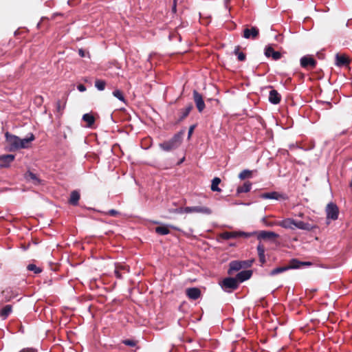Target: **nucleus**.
I'll list each match as a JSON object with an SVG mask.
<instances>
[{"instance_id":"ddd939ff","label":"nucleus","mask_w":352,"mask_h":352,"mask_svg":"<svg viewBox=\"0 0 352 352\" xmlns=\"http://www.w3.org/2000/svg\"><path fill=\"white\" fill-rule=\"evenodd\" d=\"M300 65L302 67H310L314 68L316 61L311 56H305L300 58Z\"/></svg>"},{"instance_id":"2eb2a0df","label":"nucleus","mask_w":352,"mask_h":352,"mask_svg":"<svg viewBox=\"0 0 352 352\" xmlns=\"http://www.w3.org/2000/svg\"><path fill=\"white\" fill-rule=\"evenodd\" d=\"M281 96L275 89H272L269 94V101L274 104H278L280 102Z\"/></svg>"},{"instance_id":"a19ab883","label":"nucleus","mask_w":352,"mask_h":352,"mask_svg":"<svg viewBox=\"0 0 352 352\" xmlns=\"http://www.w3.org/2000/svg\"><path fill=\"white\" fill-rule=\"evenodd\" d=\"M116 267H118L120 271H125L126 272H129V267L125 265H116Z\"/></svg>"},{"instance_id":"f03ea898","label":"nucleus","mask_w":352,"mask_h":352,"mask_svg":"<svg viewBox=\"0 0 352 352\" xmlns=\"http://www.w3.org/2000/svg\"><path fill=\"white\" fill-rule=\"evenodd\" d=\"M6 141L10 151H13L20 149L19 142L20 138L18 136L12 135L8 132L5 134Z\"/></svg>"},{"instance_id":"2f4dec72","label":"nucleus","mask_w":352,"mask_h":352,"mask_svg":"<svg viewBox=\"0 0 352 352\" xmlns=\"http://www.w3.org/2000/svg\"><path fill=\"white\" fill-rule=\"evenodd\" d=\"M113 95L116 98H117L120 101L123 102L124 103L126 102L125 98L124 97V95L122 92L119 89H116L113 91Z\"/></svg>"},{"instance_id":"a878e982","label":"nucleus","mask_w":352,"mask_h":352,"mask_svg":"<svg viewBox=\"0 0 352 352\" xmlns=\"http://www.w3.org/2000/svg\"><path fill=\"white\" fill-rule=\"evenodd\" d=\"M25 177L27 180L32 181L34 184H38L39 183V179L36 175L30 171L27 172L25 175Z\"/></svg>"},{"instance_id":"6e6552de","label":"nucleus","mask_w":352,"mask_h":352,"mask_svg":"<svg viewBox=\"0 0 352 352\" xmlns=\"http://www.w3.org/2000/svg\"><path fill=\"white\" fill-rule=\"evenodd\" d=\"M252 234L250 233H248V232H223L221 234V236L222 239H232V238H237V237H241V236H243V237H249Z\"/></svg>"},{"instance_id":"09e8293b","label":"nucleus","mask_w":352,"mask_h":352,"mask_svg":"<svg viewBox=\"0 0 352 352\" xmlns=\"http://www.w3.org/2000/svg\"><path fill=\"white\" fill-rule=\"evenodd\" d=\"M57 107H58V109L60 110V104L59 102H58V105H57Z\"/></svg>"},{"instance_id":"f257e3e1","label":"nucleus","mask_w":352,"mask_h":352,"mask_svg":"<svg viewBox=\"0 0 352 352\" xmlns=\"http://www.w3.org/2000/svg\"><path fill=\"white\" fill-rule=\"evenodd\" d=\"M184 133V131L179 132L178 133L175 134L169 141L161 143L160 144V147L165 151H170L177 148L182 143Z\"/></svg>"},{"instance_id":"b1692460","label":"nucleus","mask_w":352,"mask_h":352,"mask_svg":"<svg viewBox=\"0 0 352 352\" xmlns=\"http://www.w3.org/2000/svg\"><path fill=\"white\" fill-rule=\"evenodd\" d=\"M349 63V59L345 55H336V65L338 66H342Z\"/></svg>"},{"instance_id":"c756f323","label":"nucleus","mask_w":352,"mask_h":352,"mask_svg":"<svg viewBox=\"0 0 352 352\" xmlns=\"http://www.w3.org/2000/svg\"><path fill=\"white\" fill-rule=\"evenodd\" d=\"M302 267L301 261L297 260V259H292L289 262V265L287 266L289 269H297Z\"/></svg>"},{"instance_id":"3c124183","label":"nucleus","mask_w":352,"mask_h":352,"mask_svg":"<svg viewBox=\"0 0 352 352\" xmlns=\"http://www.w3.org/2000/svg\"><path fill=\"white\" fill-rule=\"evenodd\" d=\"M175 9H176V6H175V5H174V6H173V10H174V12H175Z\"/></svg>"},{"instance_id":"58836bf2","label":"nucleus","mask_w":352,"mask_h":352,"mask_svg":"<svg viewBox=\"0 0 352 352\" xmlns=\"http://www.w3.org/2000/svg\"><path fill=\"white\" fill-rule=\"evenodd\" d=\"M115 274H116L117 278H122V275L120 274V268L118 267H116Z\"/></svg>"},{"instance_id":"c03bdc74","label":"nucleus","mask_w":352,"mask_h":352,"mask_svg":"<svg viewBox=\"0 0 352 352\" xmlns=\"http://www.w3.org/2000/svg\"><path fill=\"white\" fill-rule=\"evenodd\" d=\"M194 129H195V126L192 125L191 126L190 128H189V130H188V138H190L194 131Z\"/></svg>"},{"instance_id":"aec40b11","label":"nucleus","mask_w":352,"mask_h":352,"mask_svg":"<svg viewBox=\"0 0 352 352\" xmlns=\"http://www.w3.org/2000/svg\"><path fill=\"white\" fill-rule=\"evenodd\" d=\"M12 311V307L10 305H7L4 306L1 310H0V317L5 320L8 318V316L10 315V314Z\"/></svg>"},{"instance_id":"dca6fc26","label":"nucleus","mask_w":352,"mask_h":352,"mask_svg":"<svg viewBox=\"0 0 352 352\" xmlns=\"http://www.w3.org/2000/svg\"><path fill=\"white\" fill-rule=\"evenodd\" d=\"M278 234L270 231H260L257 234L258 239L278 238Z\"/></svg>"},{"instance_id":"bb28decb","label":"nucleus","mask_w":352,"mask_h":352,"mask_svg":"<svg viewBox=\"0 0 352 352\" xmlns=\"http://www.w3.org/2000/svg\"><path fill=\"white\" fill-rule=\"evenodd\" d=\"M252 184L250 182H246L243 186L237 188V193L248 192L250 190Z\"/></svg>"},{"instance_id":"9d476101","label":"nucleus","mask_w":352,"mask_h":352,"mask_svg":"<svg viewBox=\"0 0 352 352\" xmlns=\"http://www.w3.org/2000/svg\"><path fill=\"white\" fill-rule=\"evenodd\" d=\"M193 98L198 111L201 112L205 108V103L202 96L195 90L193 91Z\"/></svg>"},{"instance_id":"37998d69","label":"nucleus","mask_w":352,"mask_h":352,"mask_svg":"<svg viewBox=\"0 0 352 352\" xmlns=\"http://www.w3.org/2000/svg\"><path fill=\"white\" fill-rule=\"evenodd\" d=\"M177 213H186L185 208H179L175 210V211Z\"/></svg>"},{"instance_id":"4be33fe9","label":"nucleus","mask_w":352,"mask_h":352,"mask_svg":"<svg viewBox=\"0 0 352 352\" xmlns=\"http://www.w3.org/2000/svg\"><path fill=\"white\" fill-rule=\"evenodd\" d=\"M82 120L87 123V126L90 128L95 122V118L91 113H85L82 116Z\"/></svg>"},{"instance_id":"f8f14e48","label":"nucleus","mask_w":352,"mask_h":352,"mask_svg":"<svg viewBox=\"0 0 352 352\" xmlns=\"http://www.w3.org/2000/svg\"><path fill=\"white\" fill-rule=\"evenodd\" d=\"M14 155H0V167L6 168L10 166V164L14 161Z\"/></svg>"},{"instance_id":"6ab92c4d","label":"nucleus","mask_w":352,"mask_h":352,"mask_svg":"<svg viewBox=\"0 0 352 352\" xmlns=\"http://www.w3.org/2000/svg\"><path fill=\"white\" fill-rule=\"evenodd\" d=\"M252 276V272L250 270L242 271L237 274L236 279L237 281L243 282L249 279Z\"/></svg>"},{"instance_id":"5701e85b","label":"nucleus","mask_w":352,"mask_h":352,"mask_svg":"<svg viewBox=\"0 0 352 352\" xmlns=\"http://www.w3.org/2000/svg\"><path fill=\"white\" fill-rule=\"evenodd\" d=\"M79 199L80 193L76 190L72 191L70 195L69 203L74 206H76Z\"/></svg>"},{"instance_id":"393cba45","label":"nucleus","mask_w":352,"mask_h":352,"mask_svg":"<svg viewBox=\"0 0 352 352\" xmlns=\"http://www.w3.org/2000/svg\"><path fill=\"white\" fill-rule=\"evenodd\" d=\"M257 251L258 254L259 256V260L262 263H264L265 262V248L263 245L259 243L257 246Z\"/></svg>"},{"instance_id":"e433bc0d","label":"nucleus","mask_w":352,"mask_h":352,"mask_svg":"<svg viewBox=\"0 0 352 352\" xmlns=\"http://www.w3.org/2000/svg\"><path fill=\"white\" fill-rule=\"evenodd\" d=\"M252 175V172L249 170H244L242 172L240 173L239 175V177L241 179H244L248 177H250Z\"/></svg>"},{"instance_id":"39448f33","label":"nucleus","mask_w":352,"mask_h":352,"mask_svg":"<svg viewBox=\"0 0 352 352\" xmlns=\"http://www.w3.org/2000/svg\"><path fill=\"white\" fill-rule=\"evenodd\" d=\"M261 197L264 199H275L278 201L287 200L288 199L286 194L276 191L263 193L261 195Z\"/></svg>"},{"instance_id":"49530a36","label":"nucleus","mask_w":352,"mask_h":352,"mask_svg":"<svg viewBox=\"0 0 352 352\" xmlns=\"http://www.w3.org/2000/svg\"><path fill=\"white\" fill-rule=\"evenodd\" d=\"M20 352H36V351L32 349H27L21 350Z\"/></svg>"},{"instance_id":"8fccbe9b","label":"nucleus","mask_w":352,"mask_h":352,"mask_svg":"<svg viewBox=\"0 0 352 352\" xmlns=\"http://www.w3.org/2000/svg\"><path fill=\"white\" fill-rule=\"evenodd\" d=\"M298 216H299V217H302L303 216V214H302V213H300V214H298Z\"/></svg>"},{"instance_id":"7ed1b4c3","label":"nucleus","mask_w":352,"mask_h":352,"mask_svg":"<svg viewBox=\"0 0 352 352\" xmlns=\"http://www.w3.org/2000/svg\"><path fill=\"white\" fill-rule=\"evenodd\" d=\"M221 286L224 291L230 292L238 287V282L236 278H226L221 282Z\"/></svg>"},{"instance_id":"ea45409f","label":"nucleus","mask_w":352,"mask_h":352,"mask_svg":"<svg viewBox=\"0 0 352 352\" xmlns=\"http://www.w3.org/2000/svg\"><path fill=\"white\" fill-rule=\"evenodd\" d=\"M77 89L79 91L83 92L86 91V87L85 85L80 84L77 86Z\"/></svg>"},{"instance_id":"0eeeda50","label":"nucleus","mask_w":352,"mask_h":352,"mask_svg":"<svg viewBox=\"0 0 352 352\" xmlns=\"http://www.w3.org/2000/svg\"><path fill=\"white\" fill-rule=\"evenodd\" d=\"M186 213H201L204 214H210L212 210L206 206H188L185 207Z\"/></svg>"},{"instance_id":"603ef678","label":"nucleus","mask_w":352,"mask_h":352,"mask_svg":"<svg viewBox=\"0 0 352 352\" xmlns=\"http://www.w3.org/2000/svg\"><path fill=\"white\" fill-rule=\"evenodd\" d=\"M183 161H184V159L181 160L179 164L182 163Z\"/></svg>"},{"instance_id":"9b49d317","label":"nucleus","mask_w":352,"mask_h":352,"mask_svg":"<svg viewBox=\"0 0 352 352\" xmlns=\"http://www.w3.org/2000/svg\"><path fill=\"white\" fill-rule=\"evenodd\" d=\"M258 29L256 27L245 28L243 31V37L247 39H254L258 36Z\"/></svg>"},{"instance_id":"79ce46f5","label":"nucleus","mask_w":352,"mask_h":352,"mask_svg":"<svg viewBox=\"0 0 352 352\" xmlns=\"http://www.w3.org/2000/svg\"><path fill=\"white\" fill-rule=\"evenodd\" d=\"M108 214L111 216H116L118 214V212L116 210H110L108 212Z\"/></svg>"},{"instance_id":"473e14b6","label":"nucleus","mask_w":352,"mask_h":352,"mask_svg":"<svg viewBox=\"0 0 352 352\" xmlns=\"http://www.w3.org/2000/svg\"><path fill=\"white\" fill-rule=\"evenodd\" d=\"M289 270V267H287V266L286 267H276L274 270H272L271 272H270V275L272 276H274V275H276L278 274H280V273H282L286 270Z\"/></svg>"},{"instance_id":"f3484780","label":"nucleus","mask_w":352,"mask_h":352,"mask_svg":"<svg viewBox=\"0 0 352 352\" xmlns=\"http://www.w3.org/2000/svg\"><path fill=\"white\" fill-rule=\"evenodd\" d=\"M265 54L267 57L272 56L275 60L280 58L281 54L279 52L274 51L272 47H267L265 50Z\"/></svg>"},{"instance_id":"de8ad7c7","label":"nucleus","mask_w":352,"mask_h":352,"mask_svg":"<svg viewBox=\"0 0 352 352\" xmlns=\"http://www.w3.org/2000/svg\"><path fill=\"white\" fill-rule=\"evenodd\" d=\"M302 266H310L311 265V263L310 262H302L301 261Z\"/></svg>"},{"instance_id":"cd10ccee","label":"nucleus","mask_w":352,"mask_h":352,"mask_svg":"<svg viewBox=\"0 0 352 352\" xmlns=\"http://www.w3.org/2000/svg\"><path fill=\"white\" fill-rule=\"evenodd\" d=\"M221 183V179L219 177H214L212 180L211 190L214 192H220L221 189L219 188V184Z\"/></svg>"},{"instance_id":"c9c22d12","label":"nucleus","mask_w":352,"mask_h":352,"mask_svg":"<svg viewBox=\"0 0 352 352\" xmlns=\"http://www.w3.org/2000/svg\"><path fill=\"white\" fill-rule=\"evenodd\" d=\"M192 108V105H189V106L186 107V108L182 109V111H181V113H182L181 119H184L186 117H187L188 115L189 114V113L190 112Z\"/></svg>"},{"instance_id":"c85d7f7f","label":"nucleus","mask_w":352,"mask_h":352,"mask_svg":"<svg viewBox=\"0 0 352 352\" xmlns=\"http://www.w3.org/2000/svg\"><path fill=\"white\" fill-rule=\"evenodd\" d=\"M242 265L241 262L232 261L230 263V270L228 273L230 274L232 271H238L241 269Z\"/></svg>"},{"instance_id":"4c0bfd02","label":"nucleus","mask_w":352,"mask_h":352,"mask_svg":"<svg viewBox=\"0 0 352 352\" xmlns=\"http://www.w3.org/2000/svg\"><path fill=\"white\" fill-rule=\"evenodd\" d=\"M124 344L127 345V346H135V342L133 341V340H126L124 341Z\"/></svg>"},{"instance_id":"1a4fd4ad","label":"nucleus","mask_w":352,"mask_h":352,"mask_svg":"<svg viewBox=\"0 0 352 352\" xmlns=\"http://www.w3.org/2000/svg\"><path fill=\"white\" fill-rule=\"evenodd\" d=\"M296 220L292 218L285 219L282 221L276 223V225L279 226L285 229H295Z\"/></svg>"},{"instance_id":"4468645a","label":"nucleus","mask_w":352,"mask_h":352,"mask_svg":"<svg viewBox=\"0 0 352 352\" xmlns=\"http://www.w3.org/2000/svg\"><path fill=\"white\" fill-rule=\"evenodd\" d=\"M186 294L190 299L197 300L201 296V291L199 288L191 287L186 289Z\"/></svg>"},{"instance_id":"a211bd4d","label":"nucleus","mask_w":352,"mask_h":352,"mask_svg":"<svg viewBox=\"0 0 352 352\" xmlns=\"http://www.w3.org/2000/svg\"><path fill=\"white\" fill-rule=\"evenodd\" d=\"M34 140V135L31 133L30 136L23 139L20 138L19 146L20 149L27 148L30 147V143Z\"/></svg>"},{"instance_id":"7c9ffc66","label":"nucleus","mask_w":352,"mask_h":352,"mask_svg":"<svg viewBox=\"0 0 352 352\" xmlns=\"http://www.w3.org/2000/svg\"><path fill=\"white\" fill-rule=\"evenodd\" d=\"M106 82L104 80L97 79L95 81V87L99 90V91H103L105 88Z\"/></svg>"},{"instance_id":"72a5a7b5","label":"nucleus","mask_w":352,"mask_h":352,"mask_svg":"<svg viewBox=\"0 0 352 352\" xmlns=\"http://www.w3.org/2000/svg\"><path fill=\"white\" fill-rule=\"evenodd\" d=\"M235 55L237 56L238 60L240 61H243L245 59V54L241 52H239V47L236 46L234 51Z\"/></svg>"},{"instance_id":"20e7f679","label":"nucleus","mask_w":352,"mask_h":352,"mask_svg":"<svg viewBox=\"0 0 352 352\" xmlns=\"http://www.w3.org/2000/svg\"><path fill=\"white\" fill-rule=\"evenodd\" d=\"M310 221L312 223L304 222L302 221H296L295 228H298L300 230L311 231L314 229L318 228V226L315 223L317 222L316 219H310Z\"/></svg>"},{"instance_id":"412c9836","label":"nucleus","mask_w":352,"mask_h":352,"mask_svg":"<svg viewBox=\"0 0 352 352\" xmlns=\"http://www.w3.org/2000/svg\"><path fill=\"white\" fill-rule=\"evenodd\" d=\"M169 228H175L173 226H160L155 228V232L161 235H165L170 233Z\"/></svg>"},{"instance_id":"423d86ee","label":"nucleus","mask_w":352,"mask_h":352,"mask_svg":"<svg viewBox=\"0 0 352 352\" xmlns=\"http://www.w3.org/2000/svg\"><path fill=\"white\" fill-rule=\"evenodd\" d=\"M327 218L328 219L336 220L338 218L339 210L337 206L333 203L327 204L326 208Z\"/></svg>"},{"instance_id":"a18cd8bd","label":"nucleus","mask_w":352,"mask_h":352,"mask_svg":"<svg viewBox=\"0 0 352 352\" xmlns=\"http://www.w3.org/2000/svg\"><path fill=\"white\" fill-rule=\"evenodd\" d=\"M78 54H79V55H80L81 57H84V56H85V51H84L83 50H82V49H80V50H78Z\"/></svg>"},{"instance_id":"f704fd0d","label":"nucleus","mask_w":352,"mask_h":352,"mask_svg":"<svg viewBox=\"0 0 352 352\" xmlns=\"http://www.w3.org/2000/svg\"><path fill=\"white\" fill-rule=\"evenodd\" d=\"M27 269L29 271L34 272L35 274H39V273H41L42 272V270L40 267H38L36 265H35L34 264H29L27 266Z\"/></svg>"}]
</instances>
